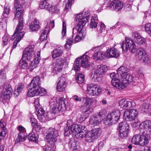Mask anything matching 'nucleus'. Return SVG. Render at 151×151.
<instances>
[{"mask_svg": "<svg viewBox=\"0 0 151 151\" xmlns=\"http://www.w3.org/2000/svg\"><path fill=\"white\" fill-rule=\"evenodd\" d=\"M132 104V102L128 101L125 99H121L119 101V106L121 108L123 109L130 107Z\"/></svg>", "mask_w": 151, "mask_h": 151, "instance_id": "obj_26", "label": "nucleus"}, {"mask_svg": "<svg viewBox=\"0 0 151 151\" xmlns=\"http://www.w3.org/2000/svg\"><path fill=\"white\" fill-rule=\"evenodd\" d=\"M142 127L140 129V132L151 134V121L147 120L142 122Z\"/></svg>", "mask_w": 151, "mask_h": 151, "instance_id": "obj_17", "label": "nucleus"}, {"mask_svg": "<svg viewBox=\"0 0 151 151\" xmlns=\"http://www.w3.org/2000/svg\"><path fill=\"white\" fill-rule=\"evenodd\" d=\"M37 55H35V51L34 49L30 47L26 48L23 52V58H25L27 60H31V59L33 58H37Z\"/></svg>", "mask_w": 151, "mask_h": 151, "instance_id": "obj_14", "label": "nucleus"}, {"mask_svg": "<svg viewBox=\"0 0 151 151\" xmlns=\"http://www.w3.org/2000/svg\"><path fill=\"white\" fill-rule=\"evenodd\" d=\"M58 136V131L53 128H50L46 131V138L47 142L55 143L57 140Z\"/></svg>", "mask_w": 151, "mask_h": 151, "instance_id": "obj_10", "label": "nucleus"}, {"mask_svg": "<svg viewBox=\"0 0 151 151\" xmlns=\"http://www.w3.org/2000/svg\"><path fill=\"white\" fill-rule=\"evenodd\" d=\"M65 99L62 97L58 100V102L52 101L50 103V114H55L58 111L63 112L66 106Z\"/></svg>", "mask_w": 151, "mask_h": 151, "instance_id": "obj_2", "label": "nucleus"}, {"mask_svg": "<svg viewBox=\"0 0 151 151\" xmlns=\"http://www.w3.org/2000/svg\"><path fill=\"white\" fill-rule=\"evenodd\" d=\"M104 56H105V53L101 51H99L94 54L93 58L95 60H102L104 58Z\"/></svg>", "mask_w": 151, "mask_h": 151, "instance_id": "obj_35", "label": "nucleus"}, {"mask_svg": "<svg viewBox=\"0 0 151 151\" xmlns=\"http://www.w3.org/2000/svg\"><path fill=\"white\" fill-rule=\"evenodd\" d=\"M74 0H65V3L66 5L65 8V10L67 12V10L69 9H70L72 2L74 1Z\"/></svg>", "mask_w": 151, "mask_h": 151, "instance_id": "obj_47", "label": "nucleus"}, {"mask_svg": "<svg viewBox=\"0 0 151 151\" xmlns=\"http://www.w3.org/2000/svg\"><path fill=\"white\" fill-rule=\"evenodd\" d=\"M30 122L32 127L37 124V120L33 116L31 117L30 118Z\"/></svg>", "mask_w": 151, "mask_h": 151, "instance_id": "obj_63", "label": "nucleus"}, {"mask_svg": "<svg viewBox=\"0 0 151 151\" xmlns=\"http://www.w3.org/2000/svg\"><path fill=\"white\" fill-rule=\"evenodd\" d=\"M145 28V31L151 36V24L148 23L146 24Z\"/></svg>", "mask_w": 151, "mask_h": 151, "instance_id": "obj_56", "label": "nucleus"}, {"mask_svg": "<svg viewBox=\"0 0 151 151\" xmlns=\"http://www.w3.org/2000/svg\"><path fill=\"white\" fill-rule=\"evenodd\" d=\"M28 139L29 141L35 142H38V137L36 136L34 133H30L28 135Z\"/></svg>", "mask_w": 151, "mask_h": 151, "instance_id": "obj_42", "label": "nucleus"}, {"mask_svg": "<svg viewBox=\"0 0 151 151\" xmlns=\"http://www.w3.org/2000/svg\"><path fill=\"white\" fill-rule=\"evenodd\" d=\"M138 112L134 109H130L129 111L125 110L124 113V118L127 121H132L137 120Z\"/></svg>", "mask_w": 151, "mask_h": 151, "instance_id": "obj_9", "label": "nucleus"}, {"mask_svg": "<svg viewBox=\"0 0 151 151\" xmlns=\"http://www.w3.org/2000/svg\"><path fill=\"white\" fill-rule=\"evenodd\" d=\"M122 48L123 51L126 52L129 48L130 51L133 53L136 50L135 45L133 41L131 38L127 37L125 41H123L122 44Z\"/></svg>", "mask_w": 151, "mask_h": 151, "instance_id": "obj_6", "label": "nucleus"}, {"mask_svg": "<svg viewBox=\"0 0 151 151\" xmlns=\"http://www.w3.org/2000/svg\"><path fill=\"white\" fill-rule=\"evenodd\" d=\"M25 58H23L22 56L19 62V66L22 68L26 69L27 68L28 63L25 60Z\"/></svg>", "mask_w": 151, "mask_h": 151, "instance_id": "obj_36", "label": "nucleus"}, {"mask_svg": "<svg viewBox=\"0 0 151 151\" xmlns=\"http://www.w3.org/2000/svg\"><path fill=\"white\" fill-rule=\"evenodd\" d=\"M63 53V48L58 47V48L54 49L52 52V57L53 59H55L57 57L61 56Z\"/></svg>", "mask_w": 151, "mask_h": 151, "instance_id": "obj_25", "label": "nucleus"}, {"mask_svg": "<svg viewBox=\"0 0 151 151\" xmlns=\"http://www.w3.org/2000/svg\"><path fill=\"white\" fill-rule=\"evenodd\" d=\"M40 52H38L37 54V58H34V59L32 61L30 66V71L32 72L34 68H36L37 66V64L39 63L40 60Z\"/></svg>", "mask_w": 151, "mask_h": 151, "instance_id": "obj_27", "label": "nucleus"}, {"mask_svg": "<svg viewBox=\"0 0 151 151\" xmlns=\"http://www.w3.org/2000/svg\"><path fill=\"white\" fill-rule=\"evenodd\" d=\"M147 54L145 50L142 48H139L137 50V55L139 60H141Z\"/></svg>", "mask_w": 151, "mask_h": 151, "instance_id": "obj_34", "label": "nucleus"}, {"mask_svg": "<svg viewBox=\"0 0 151 151\" xmlns=\"http://www.w3.org/2000/svg\"><path fill=\"white\" fill-rule=\"evenodd\" d=\"M87 91L88 94L91 96H95L98 95L99 93L101 91V89L98 85L91 83L88 85Z\"/></svg>", "mask_w": 151, "mask_h": 151, "instance_id": "obj_13", "label": "nucleus"}, {"mask_svg": "<svg viewBox=\"0 0 151 151\" xmlns=\"http://www.w3.org/2000/svg\"><path fill=\"white\" fill-rule=\"evenodd\" d=\"M10 8L9 6L4 7V11L3 13V15L5 17H7L10 11Z\"/></svg>", "mask_w": 151, "mask_h": 151, "instance_id": "obj_54", "label": "nucleus"}, {"mask_svg": "<svg viewBox=\"0 0 151 151\" xmlns=\"http://www.w3.org/2000/svg\"><path fill=\"white\" fill-rule=\"evenodd\" d=\"M48 144L43 148L44 151H55V146L53 142H47Z\"/></svg>", "mask_w": 151, "mask_h": 151, "instance_id": "obj_32", "label": "nucleus"}, {"mask_svg": "<svg viewBox=\"0 0 151 151\" xmlns=\"http://www.w3.org/2000/svg\"><path fill=\"white\" fill-rule=\"evenodd\" d=\"M53 72L56 74L61 72L63 68V65L60 63L55 62L53 64Z\"/></svg>", "mask_w": 151, "mask_h": 151, "instance_id": "obj_30", "label": "nucleus"}, {"mask_svg": "<svg viewBox=\"0 0 151 151\" xmlns=\"http://www.w3.org/2000/svg\"><path fill=\"white\" fill-rule=\"evenodd\" d=\"M6 126L5 122H2L0 121V140L4 138L7 133V130L5 127Z\"/></svg>", "mask_w": 151, "mask_h": 151, "instance_id": "obj_24", "label": "nucleus"}, {"mask_svg": "<svg viewBox=\"0 0 151 151\" xmlns=\"http://www.w3.org/2000/svg\"><path fill=\"white\" fill-rule=\"evenodd\" d=\"M40 7L42 9H45L51 13H58L59 10L55 5H53L50 2L43 1L40 2Z\"/></svg>", "mask_w": 151, "mask_h": 151, "instance_id": "obj_11", "label": "nucleus"}, {"mask_svg": "<svg viewBox=\"0 0 151 151\" xmlns=\"http://www.w3.org/2000/svg\"><path fill=\"white\" fill-rule=\"evenodd\" d=\"M36 114L38 119L41 120L45 117V111L42 108H36Z\"/></svg>", "mask_w": 151, "mask_h": 151, "instance_id": "obj_31", "label": "nucleus"}, {"mask_svg": "<svg viewBox=\"0 0 151 151\" xmlns=\"http://www.w3.org/2000/svg\"><path fill=\"white\" fill-rule=\"evenodd\" d=\"M141 37L140 34L136 32L133 33L132 34V37L135 41L137 40V39Z\"/></svg>", "mask_w": 151, "mask_h": 151, "instance_id": "obj_59", "label": "nucleus"}, {"mask_svg": "<svg viewBox=\"0 0 151 151\" xmlns=\"http://www.w3.org/2000/svg\"><path fill=\"white\" fill-rule=\"evenodd\" d=\"M108 68L106 66L103 65H98L95 69L93 74L91 75V77L94 80H96L100 75L103 74L107 70Z\"/></svg>", "mask_w": 151, "mask_h": 151, "instance_id": "obj_12", "label": "nucleus"}, {"mask_svg": "<svg viewBox=\"0 0 151 151\" xmlns=\"http://www.w3.org/2000/svg\"><path fill=\"white\" fill-rule=\"evenodd\" d=\"M17 129L19 132V134H25L26 130L25 128L22 126L19 125L17 128Z\"/></svg>", "mask_w": 151, "mask_h": 151, "instance_id": "obj_58", "label": "nucleus"}, {"mask_svg": "<svg viewBox=\"0 0 151 151\" xmlns=\"http://www.w3.org/2000/svg\"><path fill=\"white\" fill-rule=\"evenodd\" d=\"M98 31L100 33L105 34L107 32V30L105 29V25L103 23H101L100 24V28Z\"/></svg>", "mask_w": 151, "mask_h": 151, "instance_id": "obj_49", "label": "nucleus"}, {"mask_svg": "<svg viewBox=\"0 0 151 151\" xmlns=\"http://www.w3.org/2000/svg\"><path fill=\"white\" fill-rule=\"evenodd\" d=\"M65 77L61 76L58 82L57 86V90L59 92H63L65 91L66 85L65 84Z\"/></svg>", "mask_w": 151, "mask_h": 151, "instance_id": "obj_22", "label": "nucleus"}, {"mask_svg": "<svg viewBox=\"0 0 151 151\" xmlns=\"http://www.w3.org/2000/svg\"><path fill=\"white\" fill-rule=\"evenodd\" d=\"M83 14H77L76 17V21H79L78 24L76 26L73 28V32L76 31L77 30L79 29V28H83L88 20L89 16L88 15L85 17L83 16Z\"/></svg>", "mask_w": 151, "mask_h": 151, "instance_id": "obj_8", "label": "nucleus"}, {"mask_svg": "<svg viewBox=\"0 0 151 151\" xmlns=\"http://www.w3.org/2000/svg\"><path fill=\"white\" fill-rule=\"evenodd\" d=\"M97 19L95 17H92L91 20L90 22L91 27L95 28L97 26L98 24Z\"/></svg>", "mask_w": 151, "mask_h": 151, "instance_id": "obj_44", "label": "nucleus"}, {"mask_svg": "<svg viewBox=\"0 0 151 151\" xmlns=\"http://www.w3.org/2000/svg\"><path fill=\"white\" fill-rule=\"evenodd\" d=\"M74 135L75 136L76 138L81 139L83 137L84 134V132L81 129Z\"/></svg>", "mask_w": 151, "mask_h": 151, "instance_id": "obj_51", "label": "nucleus"}, {"mask_svg": "<svg viewBox=\"0 0 151 151\" xmlns=\"http://www.w3.org/2000/svg\"><path fill=\"white\" fill-rule=\"evenodd\" d=\"M123 6V3L120 1L117 0H113L111 2L109 5V7L111 8L116 11L120 10Z\"/></svg>", "mask_w": 151, "mask_h": 151, "instance_id": "obj_20", "label": "nucleus"}, {"mask_svg": "<svg viewBox=\"0 0 151 151\" xmlns=\"http://www.w3.org/2000/svg\"><path fill=\"white\" fill-rule=\"evenodd\" d=\"M119 129V136L122 138L127 137L128 135L129 130Z\"/></svg>", "mask_w": 151, "mask_h": 151, "instance_id": "obj_41", "label": "nucleus"}, {"mask_svg": "<svg viewBox=\"0 0 151 151\" xmlns=\"http://www.w3.org/2000/svg\"><path fill=\"white\" fill-rule=\"evenodd\" d=\"M119 53L115 48L109 49L105 52V56L107 58H117L119 56Z\"/></svg>", "mask_w": 151, "mask_h": 151, "instance_id": "obj_19", "label": "nucleus"}, {"mask_svg": "<svg viewBox=\"0 0 151 151\" xmlns=\"http://www.w3.org/2000/svg\"><path fill=\"white\" fill-rule=\"evenodd\" d=\"M135 41L137 43L140 45L144 44L145 42V38L142 37L141 36L139 38H138Z\"/></svg>", "mask_w": 151, "mask_h": 151, "instance_id": "obj_55", "label": "nucleus"}, {"mask_svg": "<svg viewBox=\"0 0 151 151\" xmlns=\"http://www.w3.org/2000/svg\"><path fill=\"white\" fill-rule=\"evenodd\" d=\"M127 70L128 69L126 67L124 66H121L118 69L117 73L121 75V76L122 75L123 73H127Z\"/></svg>", "mask_w": 151, "mask_h": 151, "instance_id": "obj_46", "label": "nucleus"}, {"mask_svg": "<svg viewBox=\"0 0 151 151\" xmlns=\"http://www.w3.org/2000/svg\"><path fill=\"white\" fill-rule=\"evenodd\" d=\"M76 80L78 83H82L85 80L84 75L82 73L78 74L76 78Z\"/></svg>", "mask_w": 151, "mask_h": 151, "instance_id": "obj_40", "label": "nucleus"}, {"mask_svg": "<svg viewBox=\"0 0 151 151\" xmlns=\"http://www.w3.org/2000/svg\"><path fill=\"white\" fill-rule=\"evenodd\" d=\"M24 88V86L22 83H19L15 86L14 92L16 94L17 92L19 93L21 92L23 89Z\"/></svg>", "mask_w": 151, "mask_h": 151, "instance_id": "obj_43", "label": "nucleus"}, {"mask_svg": "<svg viewBox=\"0 0 151 151\" xmlns=\"http://www.w3.org/2000/svg\"><path fill=\"white\" fill-rule=\"evenodd\" d=\"M150 105V104L146 103H144L140 107V109L142 111L148 113Z\"/></svg>", "mask_w": 151, "mask_h": 151, "instance_id": "obj_45", "label": "nucleus"}, {"mask_svg": "<svg viewBox=\"0 0 151 151\" xmlns=\"http://www.w3.org/2000/svg\"><path fill=\"white\" fill-rule=\"evenodd\" d=\"M49 30V28L46 27L45 29L42 30V32L40 37L41 40L43 41L46 39L47 38V33L48 32Z\"/></svg>", "mask_w": 151, "mask_h": 151, "instance_id": "obj_39", "label": "nucleus"}, {"mask_svg": "<svg viewBox=\"0 0 151 151\" xmlns=\"http://www.w3.org/2000/svg\"><path fill=\"white\" fill-rule=\"evenodd\" d=\"M103 119L102 118L97 115H94L90 118L89 122L91 124L95 125L99 124Z\"/></svg>", "mask_w": 151, "mask_h": 151, "instance_id": "obj_28", "label": "nucleus"}, {"mask_svg": "<svg viewBox=\"0 0 151 151\" xmlns=\"http://www.w3.org/2000/svg\"><path fill=\"white\" fill-rule=\"evenodd\" d=\"M82 28L77 30L76 31L73 32V34L74 35L76 34L75 38L74 41L75 42H79L82 40V37L86 35V32L85 30H82Z\"/></svg>", "mask_w": 151, "mask_h": 151, "instance_id": "obj_21", "label": "nucleus"}, {"mask_svg": "<svg viewBox=\"0 0 151 151\" xmlns=\"http://www.w3.org/2000/svg\"><path fill=\"white\" fill-rule=\"evenodd\" d=\"M110 77L111 78V84L114 87L119 89L125 88V85L123 84L122 82H120L119 80L116 77V74L114 73H111L110 74Z\"/></svg>", "mask_w": 151, "mask_h": 151, "instance_id": "obj_15", "label": "nucleus"}, {"mask_svg": "<svg viewBox=\"0 0 151 151\" xmlns=\"http://www.w3.org/2000/svg\"><path fill=\"white\" fill-rule=\"evenodd\" d=\"M142 62L146 63H150V59L147 56V54L141 60Z\"/></svg>", "mask_w": 151, "mask_h": 151, "instance_id": "obj_61", "label": "nucleus"}, {"mask_svg": "<svg viewBox=\"0 0 151 151\" xmlns=\"http://www.w3.org/2000/svg\"><path fill=\"white\" fill-rule=\"evenodd\" d=\"M72 129L73 130V134H74L81 129L80 125L77 124H74L72 126Z\"/></svg>", "mask_w": 151, "mask_h": 151, "instance_id": "obj_48", "label": "nucleus"}, {"mask_svg": "<svg viewBox=\"0 0 151 151\" xmlns=\"http://www.w3.org/2000/svg\"><path fill=\"white\" fill-rule=\"evenodd\" d=\"M30 27L33 31L37 30L40 28L38 21L36 19L34 20L32 22Z\"/></svg>", "mask_w": 151, "mask_h": 151, "instance_id": "obj_33", "label": "nucleus"}, {"mask_svg": "<svg viewBox=\"0 0 151 151\" xmlns=\"http://www.w3.org/2000/svg\"><path fill=\"white\" fill-rule=\"evenodd\" d=\"M19 0H15L14 6V9L16 11L15 14V19H17L19 20V23L12 37L13 40L16 38L15 40L13 42V49L16 47L17 43L20 41L25 34L24 32H21L23 29L24 22L23 18V9L22 5L20 4Z\"/></svg>", "mask_w": 151, "mask_h": 151, "instance_id": "obj_1", "label": "nucleus"}, {"mask_svg": "<svg viewBox=\"0 0 151 151\" xmlns=\"http://www.w3.org/2000/svg\"><path fill=\"white\" fill-rule=\"evenodd\" d=\"M26 136L25 134H19L17 139L19 140V142H23L25 140V137Z\"/></svg>", "mask_w": 151, "mask_h": 151, "instance_id": "obj_57", "label": "nucleus"}, {"mask_svg": "<svg viewBox=\"0 0 151 151\" xmlns=\"http://www.w3.org/2000/svg\"><path fill=\"white\" fill-rule=\"evenodd\" d=\"M88 56L84 55L77 58L74 63V70L75 71H78L80 69V66L84 68L89 67L90 65L88 62Z\"/></svg>", "mask_w": 151, "mask_h": 151, "instance_id": "obj_4", "label": "nucleus"}, {"mask_svg": "<svg viewBox=\"0 0 151 151\" xmlns=\"http://www.w3.org/2000/svg\"><path fill=\"white\" fill-rule=\"evenodd\" d=\"M40 78L39 76L35 77L31 82L29 84V88H32L34 89H37L39 88L40 84Z\"/></svg>", "mask_w": 151, "mask_h": 151, "instance_id": "obj_23", "label": "nucleus"}, {"mask_svg": "<svg viewBox=\"0 0 151 151\" xmlns=\"http://www.w3.org/2000/svg\"><path fill=\"white\" fill-rule=\"evenodd\" d=\"M2 39V45L3 47H4L8 44L9 41V38L7 35H5L3 37Z\"/></svg>", "mask_w": 151, "mask_h": 151, "instance_id": "obj_53", "label": "nucleus"}, {"mask_svg": "<svg viewBox=\"0 0 151 151\" xmlns=\"http://www.w3.org/2000/svg\"><path fill=\"white\" fill-rule=\"evenodd\" d=\"M3 91L0 93V101L4 100L9 99L12 95L13 90L9 84H6L3 86Z\"/></svg>", "mask_w": 151, "mask_h": 151, "instance_id": "obj_7", "label": "nucleus"}, {"mask_svg": "<svg viewBox=\"0 0 151 151\" xmlns=\"http://www.w3.org/2000/svg\"><path fill=\"white\" fill-rule=\"evenodd\" d=\"M150 138L148 134L141 132L140 134L134 135L132 138V142L135 145L144 146L149 142Z\"/></svg>", "mask_w": 151, "mask_h": 151, "instance_id": "obj_3", "label": "nucleus"}, {"mask_svg": "<svg viewBox=\"0 0 151 151\" xmlns=\"http://www.w3.org/2000/svg\"><path fill=\"white\" fill-rule=\"evenodd\" d=\"M33 130L37 132H39L41 130V127L38 124L33 126Z\"/></svg>", "mask_w": 151, "mask_h": 151, "instance_id": "obj_62", "label": "nucleus"}, {"mask_svg": "<svg viewBox=\"0 0 151 151\" xmlns=\"http://www.w3.org/2000/svg\"><path fill=\"white\" fill-rule=\"evenodd\" d=\"M120 116V113L119 110H114L108 114L107 119L111 123H115L118 120Z\"/></svg>", "mask_w": 151, "mask_h": 151, "instance_id": "obj_16", "label": "nucleus"}, {"mask_svg": "<svg viewBox=\"0 0 151 151\" xmlns=\"http://www.w3.org/2000/svg\"><path fill=\"white\" fill-rule=\"evenodd\" d=\"M76 119L78 122L81 123L84 121L85 119L83 117L82 115L78 114L76 118Z\"/></svg>", "mask_w": 151, "mask_h": 151, "instance_id": "obj_60", "label": "nucleus"}, {"mask_svg": "<svg viewBox=\"0 0 151 151\" xmlns=\"http://www.w3.org/2000/svg\"><path fill=\"white\" fill-rule=\"evenodd\" d=\"M72 123L70 120H68L67 126L65 128V135L68 136L71 134H73V130L72 129V125H70Z\"/></svg>", "mask_w": 151, "mask_h": 151, "instance_id": "obj_29", "label": "nucleus"}, {"mask_svg": "<svg viewBox=\"0 0 151 151\" xmlns=\"http://www.w3.org/2000/svg\"><path fill=\"white\" fill-rule=\"evenodd\" d=\"M101 129L95 128L87 132L85 134V140L88 142H91L98 138L101 134Z\"/></svg>", "mask_w": 151, "mask_h": 151, "instance_id": "obj_5", "label": "nucleus"}, {"mask_svg": "<svg viewBox=\"0 0 151 151\" xmlns=\"http://www.w3.org/2000/svg\"><path fill=\"white\" fill-rule=\"evenodd\" d=\"M58 61L60 62V63L63 65H67L68 64V62L65 59L60 58L58 59Z\"/></svg>", "mask_w": 151, "mask_h": 151, "instance_id": "obj_64", "label": "nucleus"}, {"mask_svg": "<svg viewBox=\"0 0 151 151\" xmlns=\"http://www.w3.org/2000/svg\"><path fill=\"white\" fill-rule=\"evenodd\" d=\"M83 101L86 105L87 106L90 105L92 101L90 98L86 96L83 98Z\"/></svg>", "mask_w": 151, "mask_h": 151, "instance_id": "obj_50", "label": "nucleus"}, {"mask_svg": "<svg viewBox=\"0 0 151 151\" xmlns=\"http://www.w3.org/2000/svg\"><path fill=\"white\" fill-rule=\"evenodd\" d=\"M30 89L27 92L28 95L29 96L33 97L39 95V92H37V89H34L32 88H29Z\"/></svg>", "mask_w": 151, "mask_h": 151, "instance_id": "obj_37", "label": "nucleus"}, {"mask_svg": "<svg viewBox=\"0 0 151 151\" xmlns=\"http://www.w3.org/2000/svg\"><path fill=\"white\" fill-rule=\"evenodd\" d=\"M66 25L64 21H63V27L62 30V38H63L66 35Z\"/></svg>", "mask_w": 151, "mask_h": 151, "instance_id": "obj_52", "label": "nucleus"}, {"mask_svg": "<svg viewBox=\"0 0 151 151\" xmlns=\"http://www.w3.org/2000/svg\"><path fill=\"white\" fill-rule=\"evenodd\" d=\"M121 79L123 84L125 85V88L127 85L129 83H132L134 82V79L136 77L134 78L127 73H123L122 75Z\"/></svg>", "mask_w": 151, "mask_h": 151, "instance_id": "obj_18", "label": "nucleus"}, {"mask_svg": "<svg viewBox=\"0 0 151 151\" xmlns=\"http://www.w3.org/2000/svg\"><path fill=\"white\" fill-rule=\"evenodd\" d=\"M129 124L126 122H121L119 124V129L129 130Z\"/></svg>", "mask_w": 151, "mask_h": 151, "instance_id": "obj_38", "label": "nucleus"}]
</instances>
